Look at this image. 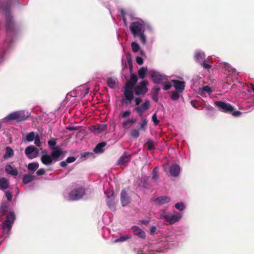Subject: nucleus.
I'll use <instances>...</instances> for the list:
<instances>
[{
    "label": "nucleus",
    "instance_id": "obj_1",
    "mask_svg": "<svg viewBox=\"0 0 254 254\" xmlns=\"http://www.w3.org/2000/svg\"><path fill=\"white\" fill-rule=\"evenodd\" d=\"M9 207V204L8 202L6 201H2L0 207V215L1 216L6 214V219L3 222L2 226L4 235L9 233L15 220V216L13 212L11 211L7 212Z\"/></svg>",
    "mask_w": 254,
    "mask_h": 254
},
{
    "label": "nucleus",
    "instance_id": "obj_2",
    "mask_svg": "<svg viewBox=\"0 0 254 254\" xmlns=\"http://www.w3.org/2000/svg\"><path fill=\"white\" fill-rule=\"evenodd\" d=\"M145 22L140 21L131 22L129 25V30L134 38L139 37L141 43L145 44L146 37L144 34Z\"/></svg>",
    "mask_w": 254,
    "mask_h": 254
},
{
    "label": "nucleus",
    "instance_id": "obj_3",
    "mask_svg": "<svg viewBox=\"0 0 254 254\" xmlns=\"http://www.w3.org/2000/svg\"><path fill=\"white\" fill-rule=\"evenodd\" d=\"M137 80L138 78L136 75L134 73H131L129 80L127 81L124 87L125 90L124 93V96L126 99L129 102H131L134 98L133 93L132 90L136 84Z\"/></svg>",
    "mask_w": 254,
    "mask_h": 254
},
{
    "label": "nucleus",
    "instance_id": "obj_4",
    "mask_svg": "<svg viewBox=\"0 0 254 254\" xmlns=\"http://www.w3.org/2000/svg\"><path fill=\"white\" fill-rule=\"evenodd\" d=\"M29 117L28 112L25 113L24 111L14 112L5 118L6 121L15 120L17 122H20L26 120Z\"/></svg>",
    "mask_w": 254,
    "mask_h": 254
},
{
    "label": "nucleus",
    "instance_id": "obj_5",
    "mask_svg": "<svg viewBox=\"0 0 254 254\" xmlns=\"http://www.w3.org/2000/svg\"><path fill=\"white\" fill-rule=\"evenodd\" d=\"M10 1L11 0H9ZM10 2L7 3V5L3 7V11L5 12V14L6 18V30L8 32H12L13 30L14 23L12 21V16L10 13Z\"/></svg>",
    "mask_w": 254,
    "mask_h": 254
},
{
    "label": "nucleus",
    "instance_id": "obj_6",
    "mask_svg": "<svg viewBox=\"0 0 254 254\" xmlns=\"http://www.w3.org/2000/svg\"><path fill=\"white\" fill-rule=\"evenodd\" d=\"M160 218L165 220L169 224H173L180 220L182 218V214L177 213L176 214L172 215L165 211H163L160 214Z\"/></svg>",
    "mask_w": 254,
    "mask_h": 254
},
{
    "label": "nucleus",
    "instance_id": "obj_7",
    "mask_svg": "<svg viewBox=\"0 0 254 254\" xmlns=\"http://www.w3.org/2000/svg\"><path fill=\"white\" fill-rule=\"evenodd\" d=\"M150 76L152 81L154 83L161 84L165 83L167 80V78L166 75L161 74L160 72L151 70L149 72Z\"/></svg>",
    "mask_w": 254,
    "mask_h": 254
},
{
    "label": "nucleus",
    "instance_id": "obj_8",
    "mask_svg": "<svg viewBox=\"0 0 254 254\" xmlns=\"http://www.w3.org/2000/svg\"><path fill=\"white\" fill-rule=\"evenodd\" d=\"M215 104L223 112L230 114L234 110V107L228 103L222 101H216Z\"/></svg>",
    "mask_w": 254,
    "mask_h": 254
},
{
    "label": "nucleus",
    "instance_id": "obj_9",
    "mask_svg": "<svg viewBox=\"0 0 254 254\" xmlns=\"http://www.w3.org/2000/svg\"><path fill=\"white\" fill-rule=\"evenodd\" d=\"M85 194V190L82 188L74 189L69 193L71 200H76L81 198Z\"/></svg>",
    "mask_w": 254,
    "mask_h": 254
},
{
    "label": "nucleus",
    "instance_id": "obj_10",
    "mask_svg": "<svg viewBox=\"0 0 254 254\" xmlns=\"http://www.w3.org/2000/svg\"><path fill=\"white\" fill-rule=\"evenodd\" d=\"M105 193L106 194L107 199L106 202L109 209L114 211L116 210V203H115V195L113 191H105Z\"/></svg>",
    "mask_w": 254,
    "mask_h": 254
},
{
    "label": "nucleus",
    "instance_id": "obj_11",
    "mask_svg": "<svg viewBox=\"0 0 254 254\" xmlns=\"http://www.w3.org/2000/svg\"><path fill=\"white\" fill-rule=\"evenodd\" d=\"M148 81L146 80L142 81L139 85L136 86L134 89V91L136 95H144L148 91L147 87Z\"/></svg>",
    "mask_w": 254,
    "mask_h": 254
},
{
    "label": "nucleus",
    "instance_id": "obj_12",
    "mask_svg": "<svg viewBox=\"0 0 254 254\" xmlns=\"http://www.w3.org/2000/svg\"><path fill=\"white\" fill-rule=\"evenodd\" d=\"M39 150L33 145L27 147L25 150V154L30 159L35 158L38 156Z\"/></svg>",
    "mask_w": 254,
    "mask_h": 254
},
{
    "label": "nucleus",
    "instance_id": "obj_13",
    "mask_svg": "<svg viewBox=\"0 0 254 254\" xmlns=\"http://www.w3.org/2000/svg\"><path fill=\"white\" fill-rule=\"evenodd\" d=\"M149 106L150 101L149 100L146 99L140 106L135 107L133 111H136L139 116L141 117L143 116L144 112L149 109Z\"/></svg>",
    "mask_w": 254,
    "mask_h": 254
},
{
    "label": "nucleus",
    "instance_id": "obj_14",
    "mask_svg": "<svg viewBox=\"0 0 254 254\" xmlns=\"http://www.w3.org/2000/svg\"><path fill=\"white\" fill-rule=\"evenodd\" d=\"M132 156L127 152H124L118 161L117 164L120 166L126 165L131 159Z\"/></svg>",
    "mask_w": 254,
    "mask_h": 254
},
{
    "label": "nucleus",
    "instance_id": "obj_15",
    "mask_svg": "<svg viewBox=\"0 0 254 254\" xmlns=\"http://www.w3.org/2000/svg\"><path fill=\"white\" fill-rule=\"evenodd\" d=\"M130 202V197L125 189L122 190L121 192V202L123 206H126Z\"/></svg>",
    "mask_w": 254,
    "mask_h": 254
},
{
    "label": "nucleus",
    "instance_id": "obj_16",
    "mask_svg": "<svg viewBox=\"0 0 254 254\" xmlns=\"http://www.w3.org/2000/svg\"><path fill=\"white\" fill-rule=\"evenodd\" d=\"M172 81L173 83L174 87L178 92L181 93L184 91L185 86V82L178 80H172Z\"/></svg>",
    "mask_w": 254,
    "mask_h": 254
},
{
    "label": "nucleus",
    "instance_id": "obj_17",
    "mask_svg": "<svg viewBox=\"0 0 254 254\" xmlns=\"http://www.w3.org/2000/svg\"><path fill=\"white\" fill-rule=\"evenodd\" d=\"M180 172V168L177 164H173L170 167L169 173L170 175L173 177H178Z\"/></svg>",
    "mask_w": 254,
    "mask_h": 254
},
{
    "label": "nucleus",
    "instance_id": "obj_18",
    "mask_svg": "<svg viewBox=\"0 0 254 254\" xmlns=\"http://www.w3.org/2000/svg\"><path fill=\"white\" fill-rule=\"evenodd\" d=\"M154 201L157 204L163 205L170 201V198L167 196H162L157 198Z\"/></svg>",
    "mask_w": 254,
    "mask_h": 254
},
{
    "label": "nucleus",
    "instance_id": "obj_19",
    "mask_svg": "<svg viewBox=\"0 0 254 254\" xmlns=\"http://www.w3.org/2000/svg\"><path fill=\"white\" fill-rule=\"evenodd\" d=\"M41 161L43 164L45 165H49L51 164L53 161V159L52 158L51 156L47 154L43 155L41 157Z\"/></svg>",
    "mask_w": 254,
    "mask_h": 254
},
{
    "label": "nucleus",
    "instance_id": "obj_20",
    "mask_svg": "<svg viewBox=\"0 0 254 254\" xmlns=\"http://www.w3.org/2000/svg\"><path fill=\"white\" fill-rule=\"evenodd\" d=\"M140 117V122L139 123V129H140L143 131H145L146 130L148 120L146 117H144L143 116H141Z\"/></svg>",
    "mask_w": 254,
    "mask_h": 254
},
{
    "label": "nucleus",
    "instance_id": "obj_21",
    "mask_svg": "<svg viewBox=\"0 0 254 254\" xmlns=\"http://www.w3.org/2000/svg\"><path fill=\"white\" fill-rule=\"evenodd\" d=\"M5 171L6 173L12 176H17L18 174L17 169L9 164L6 165L5 167Z\"/></svg>",
    "mask_w": 254,
    "mask_h": 254
},
{
    "label": "nucleus",
    "instance_id": "obj_22",
    "mask_svg": "<svg viewBox=\"0 0 254 254\" xmlns=\"http://www.w3.org/2000/svg\"><path fill=\"white\" fill-rule=\"evenodd\" d=\"M93 127L94 128V132L99 133L106 130L107 126L105 124H97L96 126H94Z\"/></svg>",
    "mask_w": 254,
    "mask_h": 254
},
{
    "label": "nucleus",
    "instance_id": "obj_23",
    "mask_svg": "<svg viewBox=\"0 0 254 254\" xmlns=\"http://www.w3.org/2000/svg\"><path fill=\"white\" fill-rule=\"evenodd\" d=\"M133 230L134 235L141 238H144L145 237V233L141 229L137 227H134Z\"/></svg>",
    "mask_w": 254,
    "mask_h": 254
},
{
    "label": "nucleus",
    "instance_id": "obj_24",
    "mask_svg": "<svg viewBox=\"0 0 254 254\" xmlns=\"http://www.w3.org/2000/svg\"><path fill=\"white\" fill-rule=\"evenodd\" d=\"M13 155V150L10 146H6L5 148V153L3 155V158L4 159H8L12 157Z\"/></svg>",
    "mask_w": 254,
    "mask_h": 254
},
{
    "label": "nucleus",
    "instance_id": "obj_25",
    "mask_svg": "<svg viewBox=\"0 0 254 254\" xmlns=\"http://www.w3.org/2000/svg\"><path fill=\"white\" fill-rule=\"evenodd\" d=\"M107 145L106 142H102L98 143L94 149L95 153L103 152L104 151L103 148Z\"/></svg>",
    "mask_w": 254,
    "mask_h": 254
},
{
    "label": "nucleus",
    "instance_id": "obj_26",
    "mask_svg": "<svg viewBox=\"0 0 254 254\" xmlns=\"http://www.w3.org/2000/svg\"><path fill=\"white\" fill-rule=\"evenodd\" d=\"M9 182L8 180L5 178H2L0 179V189L1 190H5L8 188Z\"/></svg>",
    "mask_w": 254,
    "mask_h": 254
},
{
    "label": "nucleus",
    "instance_id": "obj_27",
    "mask_svg": "<svg viewBox=\"0 0 254 254\" xmlns=\"http://www.w3.org/2000/svg\"><path fill=\"white\" fill-rule=\"evenodd\" d=\"M35 179V176L31 175H25L22 178V183L24 184H27L32 182Z\"/></svg>",
    "mask_w": 254,
    "mask_h": 254
},
{
    "label": "nucleus",
    "instance_id": "obj_28",
    "mask_svg": "<svg viewBox=\"0 0 254 254\" xmlns=\"http://www.w3.org/2000/svg\"><path fill=\"white\" fill-rule=\"evenodd\" d=\"M62 154V151L61 150H55L51 153V157L53 160L57 161L58 159L60 157Z\"/></svg>",
    "mask_w": 254,
    "mask_h": 254
},
{
    "label": "nucleus",
    "instance_id": "obj_29",
    "mask_svg": "<svg viewBox=\"0 0 254 254\" xmlns=\"http://www.w3.org/2000/svg\"><path fill=\"white\" fill-rule=\"evenodd\" d=\"M158 167H155L152 171V179L156 182L160 181L159 177L158 174Z\"/></svg>",
    "mask_w": 254,
    "mask_h": 254
},
{
    "label": "nucleus",
    "instance_id": "obj_30",
    "mask_svg": "<svg viewBox=\"0 0 254 254\" xmlns=\"http://www.w3.org/2000/svg\"><path fill=\"white\" fill-rule=\"evenodd\" d=\"M39 167V164L37 162L30 163L28 165L27 169L31 171H36Z\"/></svg>",
    "mask_w": 254,
    "mask_h": 254
},
{
    "label": "nucleus",
    "instance_id": "obj_31",
    "mask_svg": "<svg viewBox=\"0 0 254 254\" xmlns=\"http://www.w3.org/2000/svg\"><path fill=\"white\" fill-rule=\"evenodd\" d=\"M107 84L109 87L114 89L117 84V81L112 78H109L107 79Z\"/></svg>",
    "mask_w": 254,
    "mask_h": 254
},
{
    "label": "nucleus",
    "instance_id": "obj_32",
    "mask_svg": "<svg viewBox=\"0 0 254 254\" xmlns=\"http://www.w3.org/2000/svg\"><path fill=\"white\" fill-rule=\"evenodd\" d=\"M147 71V68L142 67L138 71V74L140 78L143 79L145 77V72Z\"/></svg>",
    "mask_w": 254,
    "mask_h": 254
},
{
    "label": "nucleus",
    "instance_id": "obj_33",
    "mask_svg": "<svg viewBox=\"0 0 254 254\" xmlns=\"http://www.w3.org/2000/svg\"><path fill=\"white\" fill-rule=\"evenodd\" d=\"M139 134L140 133L139 130L137 129H132L130 131V136L134 138H138L139 136Z\"/></svg>",
    "mask_w": 254,
    "mask_h": 254
},
{
    "label": "nucleus",
    "instance_id": "obj_34",
    "mask_svg": "<svg viewBox=\"0 0 254 254\" xmlns=\"http://www.w3.org/2000/svg\"><path fill=\"white\" fill-rule=\"evenodd\" d=\"M35 137V132L31 131L27 134L26 139L27 141L30 142L33 141Z\"/></svg>",
    "mask_w": 254,
    "mask_h": 254
},
{
    "label": "nucleus",
    "instance_id": "obj_35",
    "mask_svg": "<svg viewBox=\"0 0 254 254\" xmlns=\"http://www.w3.org/2000/svg\"><path fill=\"white\" fill-rule=\"evenodd\" d=\"M131 46L132 51L134 53L137 52L140 49V47H139L138 44L135 42L131 43Z\"/></svg>",
    "mask_w": 254,
    "mask_h": 254
},
{
    "label": "nucleus",
    "instance_id": "obj_36",
    "mask_svg": "<svg viewBox=\"0 0 254 254\" xmlns=\"http://www.w3.org/2000/svg\"><path fill=\"white\" fill-rule=\"evenodd\" d=\"M136 122V120L133 119H128L123 123V127H126L128 124L132 125Z\"/></svg>",
    "mask_w": 254,
    "mask_h": 254
},
{
    "label": "nucleus",
    "instance_id": "obj_37",
    "mask_svg": "<svg viewBox=\"0 0 254 254\" xmlns=\"http://www.w3.org/2000/svg\"><path fill=\"white\" fill-rule=\"evenodd\" d=\"M130 238V237H128V236H124L120 237L119 238L117 239L114 241L115 243H118V242H123L126 240H127Z\"/></svg>",
    "mask_w": 254,
    "mask_h": 254
},
{
    "label": "nucleus",
    "instance_id": "obj_38",
    "mask_svg": "<svg viewBox=\"0 0 254 254\" xmlns=\"http://www.w3.org/2000/svg\"><path fill=\"white\" fill-rule=\"evenodd\" d=\"M178 91H174L172 92L171 95V98L174 101H176L179 99L180 95Z\"/></svg>",
    "mask_w": 254,
    "mask_h": 254
},
{
    "label": "nucleus",
    "instance_id": "obj_39",
    "mask_svg": "<svg viewBox=\"0 0 254 254\" xmlns=\"http://www.w3.org/2000/svg\"><path fill=\"white\" fill-rule=\"evenodd\" d=\"M175 207L180 211H183L185 207L183 202H178L175 204Z\"/></svg>",
    "mask_w": 254,
    "mask_h": 254
},
{
    "label": "nucleus",
    "instance_id": "obj_40",
    "mask_svg": "<svg viewBox=\"0 0 254 254\" xmlns=\"http://www.w3.org/2000/svg\"><path fill=\"white\" fill-rule=\"evenodd\" d=\"M34 143L38 147H40L41 145V142L40 141V138L39 134H37L36 135L35 138H34Z\"/></svg>",
    "mask_w": 254,
    "mask_h": 254
},
{
    "label": "nucleus",
    "instance_id": "obj_41",
    "mask_svg": "<svg viewBox=\"0 0 254 254\" xmlns=\"http://www.w3.org/2000/svg\"><path fill=\"white\" fill-rule=\"evenodd\" d=\"M146 144L147 145L148 150H151L154 149V145L151 140H148L146 142Z\"/></svg>",
    "mask_w": 254,
    "mask_h": 254
},
{
    "label": "nucleus",
    "instance_id": "obj_42",
    "mask_svg": "<svg viewBox=\"0 0 254 254\" xmlns=\"http://www.w3.org/2000/svg\"><path fill=\"white\" fill-rule=\"evenodd\" d=\"M5 196L6 197L7 200L9 201H10L12 200V193L11 192H10L9 191H6L5 192Z\"/></svg>",
    "mask_w": 254,
    "mask_h": 254
},
{
    "label": "nucleus",
    "instance_id": "obj_43",
    "mask_svg": "<svg viewBox=\"0 0 254 254\" xmlns=\"http://www.w3.org/2000/svg\"><path fill=\"white\" fill-rule=\"evenodd\" d=\"M152 120L155 125H157L159 123V120L157 119V115L156 114L153 115Z\"/></svg>",
    "mask_w": 254,
    "mask_h": 254
},
{
    "label": "nucleus",
    "instance_id": "obj_44",
    "mask_svg": "<svg viewBox=\"0 0 254 254\" xmlns=\"http://www.w3.org/2000/svg\"><path fill=\"white\" fill-rule=\"evenodd\" d=\"M48 145L52 148L54 149V148L52 147V146H54L56 144V141L55 139L50 140L48 142Z\"/></svg>",
    "mask_w": 254,
    "mask_h": 254
},
{
    "label": "nucleus",
    "instance_id": "obj_45",
    "mask_svg": "<svg viewBox=\"0 0 254 254\" xmlns=\"http://www.w3.org/2000/svg\"><path fill=\"white\" fill-rule=\"evenodd\" d=\"M203 56H204L203 54L198 52L195 54V59L196 60L198 61L199 59H202Z\"/></svg>",
    "mask_w": 254,
    "mask_h": 254
},
{
    "label": "nucleus",
    "instance_id": "obj_46",
    "mask_svg": "<svg viewBox=\"0 0 254 254\" xmlns=\"http://www.w3.org/2000/svg\"><path fill=\"white\" fill-rule=\"evenodd\" d=\"M36 174L38 176L44 175L45 174V170L43 168H40L37 171Z\"/></svg>",
    "mask_w": 254,
    "mask_h": 254
},
{
    "label": "nucleus",
    "instance_id": "obj_47",
    "mask_svg": "<svg viewBox=\"0 0 254 254\" xmlns=\"http://www.w3.org/2000/svg\"><path fill=\"white\" fill-rule=\"evenodd\" d=\"M76 160V158L73 156L68 157L66 159V161L67 163H71L74 162Z\"/></svg>",
    "mask_w": 254,
    "mask_h": 254
},
{
    "label": "nucleus",
    "instance_id": "obj_48",
    "mask_svg": "<svg viewBox=\"0 0 254 254\" xmlns=\"http://www.w3.org/2000/svg\"><path fill=\"white\" fill-rule=\"evenodd\" d=\"M202 90L205 91L207 92V93L212 92L211 88L208 85L203 86L202 87Z\"/></svg>",
    "mask_w": 254,
    "mask_h": 254
},
{
    "label": "nucleus",
    "instance_id": "obj_49",
    "mask_svg": "<svg viewBox=\"0 0 254 254\" xmlns=\"http://www.w3.org/2000/svg\"><path fill=\"white\" fill-rule=\"evenodd\" d=\"M153 94L158 95L159 92V91L160 90V88L158 86H155L153 87Z\"/></svg>",
    "mask_w": 254,
    "mask_h": 254
},
{
    "label": "nucleus",
    "instance_id": "obj_50",
    "mask_svg": "<svg viewBox=\"0 0 254 254\" xmlns=\"http://www.w3.org/2000/svg\"><path fill=\"white\" fill-rule=\"evenodd\" d=\"M136 62L138 64L141 65L143 63V60L141 57H137L136 58Z\"/></svg>",
    "mask_w": 254,
    "mask_h": 254
},
{
    "label": "nucleus",
    "instance_id": "obj_51",
    "mask_svg": "<svg viewBox=\"0 0 254 254\" xmlns=\"http://www.w3.org/2000/svg\"><path fill=\"white\" fill-rule=\"evenodd\" d=\"M130 114V112L129 111H126L123 113L121 115V117L123 118H125L127 117H128Z\"/></svg>",
    "mask_w": 254,
    "mask_h": 254
},
{
    "label": "nucleus",
    "instance_id": "obj_52",
    "mask_svg": "<svg viewBox=\"0 0 254 254\" xmlns=\"http://www.w3.org/2000/svg\"><path fill=\"white\" fill-rule=\"evenodd\" d=\"M190 104L194 108H195V109L198 108L197 104H198V103L197 102V101H196L195 100H191L190 101Z\"/></svg>",
    "mask_w": 254,
    "mask_h": 254
},
{
    "label": "nucleus",
    "instance_id": "obj_53",
    "mask_svg": "<svg viewBox=\"0 0 254 254\" xmlns=\"http://www.w3.org/2000/svg\"><path fill=\"white\" fill-rule=\"evenodd\" d=\"M231 114L233 116L238 117V116H239L240 115H241L242 114V112H241L239 111H233Z\"/></svg>",
    "mask_w": 254,
    "mask_h": 254
},
{
    "label": "nucleus",
    "instance_id": "obj_54",
    "mask_svg": "<svg viewBox=\"0 0 254 254\" xmlns=\"http://www.w3.org/2000/svg\"><path fill=\"white\" fill-rule=\"evenodd\" d=\"M142 100L141 97H137L134 99V102L135 103L136 105H138L140 103H141Z\"/></svg>",
    "mask_w": 254,
    "mask_h": 254
},
{
    "label": "nucleus",
    "instance_id": "obj_55",
    "mask_svg": "<svg viewBox=\"0 0 254 254\" xmlns=\"http://www.w3.org/2000/svg\"><path fill=\"white\" fill-rule=\"evenodd\" d=\"M202 65L203 66V67L204 68H206V69H210L211 67V66L208 64H206L205 63V62H204L202 64Z\"/></svg>",
    "mask_w": 254,
    "mask_h": 254
},
{
    "label": "nucleus",
    "instance_id": "obj_56",
    "mask_svg": "<svg viewBox=\"0 0 254 254\" xmlns=\"http://www.w3.org/2000/svg\"><path fill=\"white\" fill-rule=\"evenodd\" d=\"M171 87H172L171 84H170V83L164 85V86L163 87V89L164 90H168L170 89L171 88Z\"/></svg>",
    "mask_w": 254,
    "mask_h": 254
},
{
    "label": "nucleus",
    "instance_id": "obj_57",
    "mask_svg": "<svg viewBox=\"0 0 254 254\" xmlns=\"http://www.w3.org/2000/svg\"><path fill=\"white\" fill-rule=\"evenodd\" d=\"M144 27H146V28L149 30L150 31H151L152 30V27L151 25L149 23L145 22Z\"/></svg>",
    "mask_w": 254,
    "mask_h": 254
},
{
    "label": "nucleus",
    "instance_id": "obj_58",
    "mask_svg": "<svg viewBox=\"0 0 254 254\" xmlns=\"http://www.w3.org/2000/svg\"><path fill=\"white\" fill-rule=\"evenodd\" d=\"M158 95H157V94H153L152 98L154 101H155L156 102H157L158 101Z\"/></svg>",
    "mask_w": 254,
    "mask_h": 254
},
{
    "label": "nucleus",
    "instance_id": "obj_59",
    "mask_svg": "<svg viewBox=\"0 0 254 254\" xmlns=\"http://www.w3.org/2000/svg\"><path fill=\"white\" fill-rule=\"evenodd\" d=\"M60 166L61 167L64 168V167H66L67 166V163L66 162V161H62V162H60Z\"/></svg>",
    "mask_w": 254,
    "mask_h": 254
},
{
    "label": "nucleus",
    "instance_id": "obj_60",
    "mask_svg": "<svg viewBox=\"0 0 254 254\" xmlns=\"http://www.w3.org/2000/svg\"><path fill=\"white\" fill-rule=\"evenodd\" d=\"M67 129L69 130H76L78 129L77 127H67Z\"/></svg>",
    "mask_w": 254,
    "mask_h": 254
},
{
    "label": "nucleus",
    "instance_id": "obj_61",
    "mask_svg": "<svg viewBox=\"0 0 254 254\" xmlns=\"http://www.w3.org/2000/svg\"><path fill=\"white\" fill-rule=\"evenodd\" d=\"M249 87H250L252 89L253 92L254 93V84L252 83L250 84Z\"/></svg>",
    "mask_w": 254,
    "mask_h": 254
},
{
    "label": "nucleus",
    "instance_id": "obj_62",
    "mask_svg": "<svg viewBox=\"0 0 254 254\" xmlns=\"http://www.w3.org/2000/svg\"><path fill=\"white\" fill-rule=\"evenodd\" d=\"M156 230V227L154 226L151 227L150 230L151 233H154Z\"/></svg>",
    "mask_w": 254,
    "mask_h": 254
},
{
    "label": "nucleus",
    "instance_id": "obj_63",
    "mask_svg": "<svg viewBox=\"0 0 254 254\" xmlns=\"http://www.w3.org/2000/svg\"><path fill=\"white\" fill-rule=\"evenodd\" d=\"M121 14H122L123 16H124V15L125 14V12L124 11V10L122 9L121 10Z\"/></svg>",
    "mask_w": 254,
    "mask_h": 254
},
{
    "label": "nucleus",
    "instance_id": "obj_64",
    "mask_svg": "<svg viewBox=\"0 0 254 254\" xmlns=\"http://www.w3.org/2000/svg\"><path fill=\"white\" fill-rule=\"evenodd\" d=\"M147 223H148V221H142V223H143L144 224H147Z\"/></svg>",
    "mask_w": 254,
    "mask_h": 254
}]
</instances>
